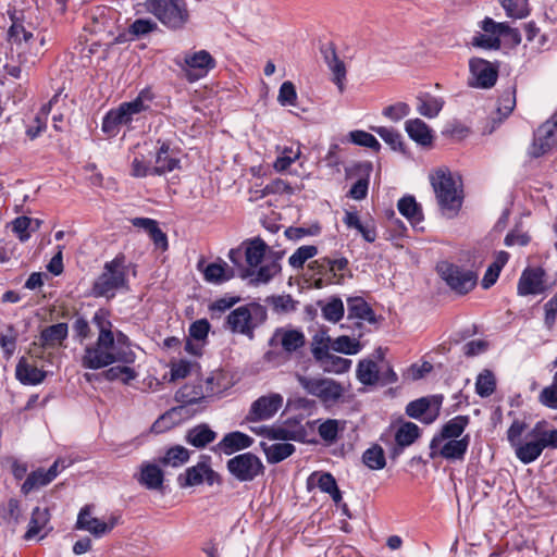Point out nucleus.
Wrapping results in <instances>:
<instances>
[{
	"label": "nucleus",
	"instance_id": "obj_1",
	"mask_svg": "<svg viewBox=\"0 0 557 557\" xmlns=\"http://www.w3.org/2000/svg\"><path fill=\"white\" fill-rule=\"evenodd\" d=\"M135 359L136 355L132 349L119 348L114 335L103 333L98 334L97 339L85 347L81 364L85 369L98 370L115 362L131 364Z\"/></svg>",
	"mask_w": 557,
	"mask_h": 557
},
{
	"label": "nucleus",
	"instance_id": "obj_2",
	"mask_svg": "<svg viewBox=\"0 0 557 557\" xmlns=\"http://www.w3.org/2000/svg\"><path fill=\"white\" fill-rule=\"evenodd\" d=\"M430 182L442 214L447 218L456 216L463 200L461 182L445 168L431 173Z\"/></svg>",
	"mask_w": 557,
	"mask_h": 557
},
{
	"label": "nucleus",
	"instance_id": "obj_3",
	"mask_svg": "<svg viewBox=\"0 0 557 557\" xmlns=\"http://www.w3.org/2000/svg\"><path fill=\"white\" fill-rule=\"evenodd\" d=\"M145 8L170 30L184 29L190 21L186 0H147Z\"/></svg>",
	"mask_w": 557,
	"mask_h": 557
},
{
	"label": "nucleus",
	"instance_id": "obj_4",
	"mask_svg": "<svg viewBox=\"0 0 557 557\" xmlns=\"http://www.w3.org/2000/svg\"><path fill=\"white\" fill-rule=\"evenodd\" d=\"M126 275L125 256L117 255L112 261L104 264L103 272L95 281L94 295L97 297H113L117 289L126 286Z\"/></svg>",
	"mask_w": 557,
	"mask_h": 557
},
{
	"label": "nucleus",
	"instance_id": "obj_5",
	"mask_svg": "<svg viewBox=\"0 0 557 557\" xmlns=\"http://www.w3.org/2000/svg\"><path fill=\"white\" fill-rule=\"evenodd\" d=\"M296 379L308 394L325 404L336 403L345 392L342 384L332 379L308 377L301 374H297Z\"/></svg>",
	"mask_w": 557,
	"mask_h": 557
},
{
	"label": "nucleus",
	"instance_id": "obj_6",
	"mask_svg": "<svg viewBox=\"0 0 557 557\" xmlns=\"http://www.w3.org/2000/svg\"><path fill=\"white\" fill-rule=\"evenodd\" d=\"M440 276L456 293L463 295L469 293L476 284V275L454 263L442 261L436 267Z\"/></svg>",
	"mask_w": 557,
	"mask_h": 557
},
{
	"label": "nucleus",
	"instance_id": "obj_7",
	"mask_svg": "<svg viewBox=\"0 0 557 557\" xmlns=\"http://www.w3.org/2000/svg\"><path fill=\"white\" fill-rule=\"evenodd\" d=\"M176 64L184 71L186 79L193 83L205 77L215 67L216 62L207 50H199L187 52L183 61H176Z\"/></svg>",
	"mask_w": 557,
	"mask_h": 557
},
{
	"label": "nucleus",
	"instance_id": "obj_8",
	"mask_svg": "<svg viewBox=\"0 0 557 557\" xmlns=\"http://www.w3.org/2000/svg\"><path fill=\"white\" fill-rule=\"evenodd\" d=\"M468 85L474 88L490 89L498 78V65L482 58H471L469 60Z\"/></svg>",
	"mask_w": 557,
	"mask_h": 557
},
{
	"label": "nucleus",
	"instance_id": "obj_9",
	"mask_svg": "<svg viewBox=\"0 0 557 557\" xmlns=\"http://www.w3.org/2000/svg\"><path fill=\"white\" fill-rule=\"evenodd\" d=\"M556 129L557 112L535 131L533 141L528 151L531 158H540L557 147Z\"/></svg>",
	"mask_w": 557,
	"mask_h": 557
},
{
	"label": "nucleus",
	"instance_id": "obj_10",
	"mask_svg": "<svg viewBox=\"0 0 557 557\" xmlns=\"http://www.w3.org/2000/svg\"><path fill=\"white\" fill-rule=\"evenodd\" d=\"M263 465L259 457L251 453H245L231 458L227 461V470L238 481H252L263 472Z\"/></svg>",
	"mask_w": 557,
	"mask_h": 557
},
{
	"label": "nucleus",
	"instance_id": "obj_11",
	"mask_svg": "<svg viewBox=\"0 0 557 557\" xmlns=\"http://www.w3.org/2000/svg\"><path fill=\"white\" fill-rule=\"evenodd\" d=\"M269 344L280 345L284 354L290 358L294 355H298L306 345L305 334L296 329L280 327L271 337Z\"/></svg>",
	"mask_w": 557,
	"mask_h": 557
},
{
	"label": "nucleus",
	"instance_id": "obj_12",
	"mask_svg": "<svg viewBox=\"0 0 557 557\" xmlns=\"http://www.w3.org/2000/svg\"><path fill=\"white\" fill-rule=\"evenodd\" d=\"M69 326L66 323H57L45 327L38 342L33 344L29 352L33 357L41 358L42 348H55L61 346L63 341L67 337Z\"/></svg>",
	"mask_w": 557,
	"mask_h": 557
},
{
	"label": "nucleus",
	"instance_id": "obj_13",
	"mask_svg": "<svg viewBox=\"0 0 557 557\" xmlns=\"http://www.w3.org/2000/svg\"><path fill=\"white\" fill-rule=\"evenodd\" d=\"M219 479L207 461H199L196 466L189 467L177 478L181 487L200 485L205 481L212 485Z\"/></svg>",
	"mask_w": 557,
	"mask_h": 557
},
{
	"label": "nucleus",
	"instance_id": "obj_14",
	"mask_svg": "<svg viewBox=\"0 0 557 557\" xmlns=\"http://www.w3.org/2000/svg\"><path fill=\"white\" fill-rule=\"evenodd\" d=\"M283 397L280 394L262 396L252 403L246 417L248 421H262L272 418L282 407Z\"/></svg>",
	"mask_w": 557,
	"mask_h": 557
},
{
	"label": "nucleus",
	"instance_id": "obj_15",
	"mask_svg": "<svg viewBox=\"0 0 557 557\" xmlns=\"http://www.w3.org/2000/svg\"><path fill=\"white\" fill-rule=\"evenodd\" d=\"M469 424V417L468 416H457L453 419H450L448 422H446L440 434L434 436L430 444L431 449V458L436 457L435 449L436 447L442 444L444 441L449 438H459L467 425Z\"/></svg>",
	"mask_w": 557,
	"mask_h": 557
},
{
	"label": "nucleus",
	"instance_id": "obj_16",
	"mask_svg": "<svg viewBox=\"0 0 557 557\" xmlns=\"http://www.w3.org/2000/svg\"><path fill=\"white\" fill-rule=\"evenodd\" d=\"M146 100H150V98L145 92H140L133 101L119 106L116 111L122 125L131 126L132 122L140 119L141 113L149 109V104L145 102Z\"/></svg>",
	"mask_w": 557,
	"mask_h": 557
},
{
	"label": "nucleus",
	"instance_id": "obj_17",
	"mask_svg": "<svg viewBox=\"0 0 557 557\" xmlns=\"http://www.w3.org/2000/svg\"><path fill=\"white\" fill-rule=\"evenodd\" d=\"M470 444V436L467 434L461 438H449L440 444L436 449V457L441 456L450 461L462 460Z\"/></svg>",
	"mask_w": 557,
	"mask_h": 557
},
{
	"label": "nucleus",
	"instance_id": "obj_18",
	"mask_svg": "<svg viewBox=\"0 0 557 557\" xmlns=\"http://www.w3.org/2000/svg\"><path fill=\"white\" fill-rule=\"evenodd\" d=\"M227 324L232 332L240 333L252 338L255 324L250 309L247 306H242L233 310L227 315Z\"/></svg>",
	"mask_w": 557,
	"mask_h": 557
},
{
	"label": "nucleus",
	"instance_id": "obj_19",
	"mask_svg": "<svg viewBox=\"0 0 557 557\" xmlns=\"http://www.w3.org/2000/svg\"><path fill=\"white\" fill-rule=\"evenodd\" d=\"M113 525L114 520L112 521L111 524H109L100 521L97 518H92L90 512V506H85L84 508L81 509L76 521V529L86 530L97 537L110 532Z\"/></svg>",
	"mask_w": 557,
	"mask_h": 557
},
{
	"label": "nucleus",
	"instance_id": "obj_20",
	"mask_svg": "<svg viewBox=\"0 0 557 557\" xmlns=\"http://www.w3.org/2000/svg\"><path fill=\"white\" fill-rule=\"evenodd\" d=\"M544 272L542 269H525L518 283V294L535 295L544 290Z\"/></svg>",
	"mask_w": 557,
	"mask_h": 557
},
{
	"label": "nucleus",
	"instance_id": "obj_21",
	"mask_svg": "<svg viewBox=\"0 0 557 557\" xmlns=\"http://www.w3.org/2000/svg\"><path fill=\"white\" fill-rule=\"evenodd\" d=\"M537 426L532 430V432L529 434L532 440L525 442V443H518L515 446V451L517 458L528 465L534 461L543 451L544 445L541 443L537 434Z\"/></svg>",
	"mask_w": 557,
	"mask_h": 557
},
{
	"label": "nucleus",
	"instance_id": "obj_22",
	"mask_svg": "<svg viewBox=\"0 0 557 557\" xmlns=\"http://www.w3.org/2000/svg\"><path fill=\"white\" fill-rule=\"evenodd\" d=\"M252 443L253 438H251L245 433L235 431L224 435V437L218 444V448L225 455H232L237 450L250 447Z\"/></svg>",
	"mask_w": 557,
	"mask_h": 557
},
{
	"label": "nucleus",
	"instance_id": "obj_23",
	"mask_svg": "<svg viewBox=\"0 0 557 557\" xmlns=\"http://www.w3.org/2000/svg\"><path fill=\"white\" fill-rule=\"evenodd\" d=\"M215 438L216 433L206 423L191 428L185 436L186 442L196 448H205L208 444L214 442Z\"/></svg>",
	"mask_w": 557,
	"mask_h": 557
},
{
	"label": "nucleus",
	"instance_id": "obj_24",
	"mask_svg": "<svg viewBox=\"0 0 557 557\" xmlns=\"http://www.w3.org/2000/svg\"><path fill=\"white\" fill-rule=\"evenodd\" d=\"M16 377L23 384H39L46 377V372L30 364L25 358H22L16 366Z\"/></svg>",
	"mask_w": 557,
	"mask_h": 557
},
{
	"label": "nucleus",
	"instance_id": "obj_25",
	"mask_svg": "<svg viewBox=\"0 0 557 557\" xmlns=\"http://www.w3.org/2000/svg\"><path fill=\"white\" fill-rule=\"evenodd\" d=\"M408 136L422 146L432 144V133L430 127L420 119L408 120L405 125Z\"/></svg>",
	"mask_w": 557,
	"mask_h": 557
},
{
	"label": "nucleus",
	"instance_id": "obj_26",
	"mask_svg": "<svg viewBox=\"0 0 557 557\" xmlns=\"http://www.w3.org/2000/svg\"><path fill=\"white\" fill-rule=\"evenodd\" d=\"M138 482L148 490H160L163 485V472L158 465L144 463Z\"/></svg>",
	"mask_w": 557,
	"mask_h": 557
},
{
	"label": "nucleus",
	"instance_id": "obj_27",
	"mask_svg": "<svg viewBox=\"0 0 557 557\" xmlns=\"http://www.w3.org/2000/svg\"><path fill=\"white\" fill-rule=\"evenodd\" d=\"M261 447L269 463L281 462L293 455L295 451V446L289 443H276L273 445H268L267 443L262 442Z\"/></svg>",
	"mask_w": 557,
	"mask_h": 557
},
{
	"label": "nucleus",
	"instance_id": "obj_28",
	"mask_svg": "<svg viewBox=\"0 0 557 557\" xmlns=\"http://www.w3.org/2000/svg\"><path fill=\"white\" fill-rule=\"evenodd\" d=\"M360 319L370 323L375 322V314L371 307L361 298L352 297L348 299V319Z\"/></svg>",
	"mask_w": 557,
	"mask_h": 557
},
{
	"label": "nucleus",
	"instance_id": "obj_29",
	"mask_svg": "<svg viewBox=\"0 0 557 557\" xmlns=\"http://www.w3.org/2000/svg\"><path fill=\"white\" fill-rule=\"evenodd\" d=\"M358 171L364 174L360 177L348 191V196L356 200H361L367 197L369 188V175L372 171V164L370 162L359 163L357 166Z\"/></svg>",
	"mask_w": 557,
	"mask_h": 557
},
{
	"label": "nucleus",
	"instance_id": "obj_30",
	"mask_svg": "<svg viewBox=\"0 0 557 557\" xmlns=\"http://www.w3.org/2000/svg\"><path fill=\"white\" fill-rule=\"evenodd\" d=\"M190 453L187 448L181 445H175L169 448L164 456L159 458V463L164 467L177 468L186 463L189 459Z\"/></svg>",
	"mask_w": 557,
	"mask_h": 557
},
{
	"label": "nucleus",
	"instance_id": "obj_31",
	"mask_svg": "<svg viewBox=\"0 0 557 557\" xmlns=\"http://www.w3.org/2000/svg\"><path fill=\"white\" fill-rule=\"evenodd\" d=\"M267 248V244L261 238H255L247 244L245 257L250 269H256L260 265Z\"/></svg>",
	"mask_w": 557,
	"mask_h": 557
},
{
	"label": "nucleus",
	"instance_id": "obj_32",
	"mask_svg": "<svg viewBox=\"0 0 557 557\" xmlns=\"http://www.w3.org/2000/svg\"><path fill=\"white\" fill-rule=\"evenodd\" d=\"M50 520V512L47 508L36 507L33 510L32 518L29 521V528L25 533V539L29 540L36 536L48 524Z\"/></svg>",
	"mask_w": 557,
	"mask_h": 557
},
{
	"label": "nucleus",
	"instance_id": "obj_33",
	"mask_svg": "<svg viewBox=\"0 0 557 557\" xmlns=\"http://www.w3.org/2000/svg\"><path fill=\"white\" fill-rule=\"evenodd\" d=\"M379 367L372 360H361L357 368V377L364 385H372L379 382Z\"/></svg>",
	"mask_w": 557,
	"mask_h": 557
},
{
	"label": "nucleus",
	"instance_id": "obj_34",
	"mask_svg": "<svg viewBox=\"0 0 557 557\" xmlns=\"http://www.w3.org/2000/svg\"><path fill=\"white\" fill-rule=\"evenodd\" d=\"M59 97H60V94H55L47 104L42 106V108L40 109V112L36 115L35 120H34L35 125L30 126L27 129V135L29 136L30 139L36 138L46 128L47 116H48L52 106L59 100Z\"/></svg>",
	"mask_w": 557,
	"mask_h": 557
},
{
	"label": "nucleus",
	"instance_id": "obj_35",
	"mask_svg": "<svg viewBox=\"0 0 557 557\" xmlns=\"http://www.w3.org/2000/svg\"><path fill=\"white\" fill-rule=\"evenodd\" d=\"M399 212L406 216L411 223L417 224L422 220L421 208L417 203L414 197L406 196L398 201Z\"/></svg>",
	"mask_w": 557,
	"mask_h": 557
},
{
	"label": "nucleus",
	"instance_id": "obj_36",
	"mask_svg": "<svg viewBox=\"0 0 557 557\" xmlns=\"http://www.w3.org/2000/svg\"><path fill=\"white\" fill-rule=\"evenodd\" d=\"M101 375L107 381L113 382L119 380L124 384H127L136 379L137 372L124 363V366H115L109 368L108 370L103 371Z\"/></svg>",
	"mask_w": 557,
	"mask_h": 557
},
{
	"label": "nucleus",
	"instance_id": "obj_37",
	"mask_svg": "<svg viewBox=\"0 0 557 557\" xmlns=\"http://www.w3.org/2000/svg\"><path fill=\"white\" fill-rule=\"evenodd\" d=\"M363 463L371 470H381L386 465L385 454L380 445H373L362 455Z\"/></svg>",
	"mask_w": 557,
	"mask_h": 557
},
{
	"label": "nucleus",
	"instance_id": "obj_38",
	"mask_svg": "<svg viewBox=\"0 0 557 557\" xmlns=\"http://www.w3.org/2000/svg\"><path fill=\"white\" fill-rule=\"evenodd\" d=\"M325 59L327 61L329 67L333 73V81L338 86L339 90L344 89V79L346 77V67L342 60L338 59L335 50L330 51V55L326 54Z\"/></svg>",
	"mask_w": 557,
	"mask_h": 557
},
{
	"label": "nucleus",
	"instance_id": "obj_39",
	"mask_svg": "<svg viewBox=\"0 0 557 557\" xmlns=\"http://www.w3.org/2000/svg\"><path fill=\"white\" fill-rule=\"evenodd\" d=\"M301 154L300 146L284 147L281 156L274 162V169L278 172L287 170Z\"/></svg>",
	"mask_w": 557,
	"mask_h": 557
},
{
	"label": "nucleus",
	"instance_id": "obj_40",
	"mask_svg": "<svg viewBox=\"0 0 557 557\" xmlns=\"http://www.w3.org/2000/svg\"><path fill=\"white\" fill-rule=\"evenodd\" d=\"M168 151L169 147L165 144H163L157 154L156 166L151 169L152 174L160 175L165 172L173 171L177 166L178 160L170 158Z\"/></svg>",
	"mask_w": 557,
	"mask_h": 557
},
{
	"label": "nucleus",
	"instance_id": "obj_41",
	"mask_svg": "<svg viewBox=\"0 0 557 557\" xmlns=\"http://www.w3.org/2000/svg\"><path fill=\"white\" fill-rule=\"evenodd\" d=\"M419 433L420 430L417 424L406 422L396 432V443L401 447L409 446L419 437Z\"/></svg>",
	"mask_w": 557,
	"mask_h": 557
},
{
	"label": "nucleus",
	"instance_id": "obj_42",
	"mask_svg": "<svg viewBox=\"0 0 557 557\" xmlns=\"http://www.w3.org/2000/svg\"><path fill=\"white\" fill-rule=\"evenodd\" d=\"M500 5L512 18H524L530 13L528 0H500Z\"/></svg>",
	"mask_w": 557,
	"mask_h": 557
},
{
	"label": "nucleus",
	"instance_id": "obj_43",
	"mask_svg": "<svg viewBox=\"0 0 557 557\" xmlns=\"http://www.w3.org/2000/svg\"><path fill=\"white\" fill-rule=\"evenodd\" d=\"M203 398L202 388L199 385H185L175 394V399L186 405L197 404Z\"/></svg>",
	"mask_w": 557,
	"mask_h": 557
},
{
	"label": "nucleus",
	"instance_id": "obj_44",
	"mask_svg": "<svg viewBox=\"0 0 557 557\" xmlns=\"http://www.w3.org/2000/svg\"><path fill=\"white\" fill-rule=\"evenodd\" d=\"M321 310L323 318L333 323L338 322L343 318L345 311L344 304L338 297L331 298L329 302L321 307Z\"/></svg>",
	"mask_w": 557,
	"mask_h": 557
},
{
	"label": "nucleus",
	"instance_id": "obj_45",
	"mask_svg": "<svg viewBox=\"0 0 557 557\" xmlns=\"http://www.w3.org/2000/svg\"><path fill=\"white\" fill-rule=\"evenodd\" d=\"M372 129L393 150L404 152L405 147L401 140V135L394 128H387L384 126L372 127Z\"/></svg>",
	"mask_w": 557,
	"mask_h": 557
},
{
	"label": "nucleus",
	"instance_id": "obj_46",
	"mask_svg": "<svg viewBox=\"0 0 557 557\" xmlns=\"http://www.w3.org/2000/svg\"><path fill=\"white\" fill-rule=\"evenodd\" d=\"M495 376L490 370H484L479 374L475 383V389L481 397H488L492 395L495 391Z\"/></svg>",
	"mask_w": 557,
	"mask_h": 557
},
{
	"label": "nucleus",
	"instance_id": "obj_47",
	"mask_svg": "<svg viewBox=\"0 0 557 557\" xmlns=\"http://www.w3.org/2000/svg\"><path fill=\"white\" fill-rule=\"evenodd\" d=\"M318 253V248L313 245L299 247L288 259L290 267L301 269L306 261L313 258Z\"/></svg>",
	"mask_w": 557,
	"mask_h": 557
},
{
	"label": "nucleus",
	"instance_id": "obj_48",
	"mask_svg": "<svg viewBox=\"0 0 557 557\" xmlns=\"http://www.w3.org/2000/svg\"><path fill=\"white\" fill-rule=\"evenodd\" d=\"M443 103V100L434 97L420 98L417 110L421 115L432 119L440 113Z\"/></svg>",
	"mask_w": 557,
	"mask_h": 557
},
{
	"label": "nucleus",
	"instance_id": "obj_49",
	"mask_svg": "<svg viewBox=\"0 0 557 557\" xmlns=\"http://www.w3.org/2000/svg\"><path fill=\"white\" fill-rule=\"evenodd\" d=\"M51 480H48V475L46 474L44 469H38L32 472L25 482L22 485V492L24 494H28L33 490L39 488L49 484Z\"/></svg>",
	"mask_w": 557,
	"mask_h": 557
},
{
	"label": "nucleus",
	"instance_id": "obj_50",
	"mask_svg": "<svg viewBox=\"0 0 557 557\" xmlns=\"http://www.w3.org/2000/svg\"><path fill=\"white\" fill-rule=\"evenodd\" d=\"M321 364L326 372L344 373L349 369L351 361L349 359L329 354Z\"/></svg>",
	"mask_w": 557,
	"mask_h": 557
},
{
	"label": "nucleus",
	"instance_id": "obj_51",
	"mask_svg": "<svg viewBox=\"0 0 557 557\" xmlns=\"http://www.w3.org/2000/svg\"><path fill=\"white\" fill-rule=\"evenodd\" d=\"M158 28L156 22L149 18H137L128 27V33L132 35V39L139 38Z\"/></svg>",
	"mask_w": 557,
	"mask_h": 557
},
{
	"label": "nucleus",
	"instance_id": "obj_52",
	"mask_svg": "<svg viewBox=\"0 0 557 557\" xmlns=\"http://www.w3.org/2000/svg\"><path fill=\"white\" fill-rule=\"evenodd\" d=\"M333 350L346 355H355L360 349L359 342L351 339L349 336L343 335L338 336L331 344Z\"/></svg>",
	"mask_w": 557,
	"mask_h": 557
},
{
	"label": "nucleus",
	"instance_id": "obj_53",
	"mask_svg": "<svg viewBox=\"0 0 557 557\" xmlns=\"http://www.w3.org/2000/svg\"><path fill=\"white\" fill-rule=\"evenodd\" d=\"M350 141L358 146H363L379 151L381 148L377 139L370 133L364 131H352L349 133Z\"/></svg>",
	"mask_w": 557,
	"mask_h": 557
},
{
	"label": "nucleus",
	"instance_id": "obj_54",
	"mask_svg": "<svg viewBox=\"0 0 557 557\" xmlns=\"http://www.w3.org/2000/svg\"><path fill=\"white\" fill-rule=\"evenodd\" d=\"M516 106L515 90H506L499 98V106L497 108V114L500 115L498 122L506 119L513 110Z\"/></svg>",
	"mask_w": 557,
	"mask_h": 557
},
{
	"label": "nucleus",
	"instance_id": "obj_55",
	"mask_svg": "<svg viewBox=\"0 0 557 557\" xmlns=\"http://www.w3.org/2000/svg\"><path fill=\"white\" fill-rule=\"evenodd\" d=\"M338 430L339 421L329 419L319 425L318 433L323 441L333 443L337 438Z\"/></svg>",
	"mask_w": 557,
	"mask_h": 557
},
{
	"label": "nucleus",
	"instance_id": "obj_56",
	"mask_svg": "<svg viewBox=\"0 0 557 557\" xmlns=\"http://www.w3.org/2000/svg\"><path fill=\"white\" fill-rule=\"evenodd\" d=\"M297 100V92L295 85L287 81L284 82L278 90L277 101L281 106H295Z\"/></svg>",
	"mask_w": 557,
	"mask_h": 557
},
{
	"label": "nucleus",
	"instance_id": "obj_57",
	"mask_svg": "<svg viewBox=\"0 0 557 557\" xmlns=\"http://www.w3.org/2000/svg\"><path fill=\"white\" fill-rule=\"evenodd\" d=\"M330 338L315 335L312 339L311 351L317 361L320 363L327 357Z\"/></svg>",
	"mask_w": 557,
	"mask_h": 557
},
{
	"label": "nucleus",
	"instance_id": "obj_58",
	"mask_svg": "<svg viewBox=\"0 0 557 557\" xmlns=\"http://www.w3.org/2000/svg\"><path fill=\"white\" fill-rule=\"evenodd\" d=\"M205 280L209 283L220 284L226 280L224 265L210 263L203 270Z\"/></svg>",
	"mask_w": 557,
	"mask_h": 557
},
{
	"label": "nucleus",
	"instance_id": "obj_59",
	"mask_svg": "<svg viewBox=\"0 0 557 557\" xmlns=\"http://www.w3.org/2000/svg\"><path fill=\"white\" fill-rule=\"evenodd\" d=\"M471 45L476 48H483L488 50H497L500 48V39L495 36L485 34H479L472 38Z\"/></svg>",
	"mask_w": 557,
	"mask_h": 557
},
{
	"label": "nucleus",
	"instance_id": "obj_60",
	"mask_svg": "<svg viewBox=\"0 0 557 557\" xmlns=\"http://www.w3.org/2000/svg\"><path fill=\"white\" fill-rule=\"evenodd\" d=\"M252 431L256 432L257 434H261V435L265 436L269 440L286 441V440H289L290 435H292V432L289 430L281 428V426H278V428L261 426L260 429H258V430L253 429Z\"/></svg>",
	"mask_w": 557,
	"mask_h": 557
},
{
	"label": "nucleus",
	"instance_id": "obj_61",
	"mask_svg": "<svg viewBox=\"0 0 557 557\" xmlns=\"http://www.w3.org/2000/svg\"><path fill=\"white\" fill-rule=\"evenodd\" d=\"M13 232L17 235L21 242H25L29 238L27 230L32 227V218L18 216L12 222Z\"/></svg>",
	"mask_w": 557,
	"mask_h": 557
},
{
	"label": "nucleus",
	"instance_id": "obj_62",
	"mask_svg": "<svg viewBox=\"0 0 557 557\" xmlns=\"http://www.w3.org/2000/svg\"><path fill=\"white\" fill-rule=\"evenodd\" d=\"M409 113V107L405 102H398L384 108L383 115L391 119L392 121H400Z\"/></svg>",
	"mask_w": 557,
	"mask_h": 557
},
{
	"label": "nucleus",
	"instance_id": "obj_63",
	"mask_svg": "<svg viewBox=\"0 0 557 557\" xmlns=\"http://www.w3.org/2000/svg\"><path fill=\"white\" fill-rule=\"evenodd\" d=\"M120 126H122V123L116 109L109 111L103 119L102 131L115 135Z\"/></svg>",
	"mask_w": 557,
	"mask_h": 557
},
{
	"label": "nucleus",
	"instance_id": "obj_64",
	"mask_svg": "<svg viewBox=\"0 0 557 557\" xmlns=\"http://www.w3.org/2000/svg\"><path fill=\"white\" fill-rule=\"evenodd\" d=\"M539 400L548 408L557 409V387H554L553 384L544 387L539 396Z\"/></svg>",
	"mask_w": 557,
	"mask_h": 557
}]
</instances>
